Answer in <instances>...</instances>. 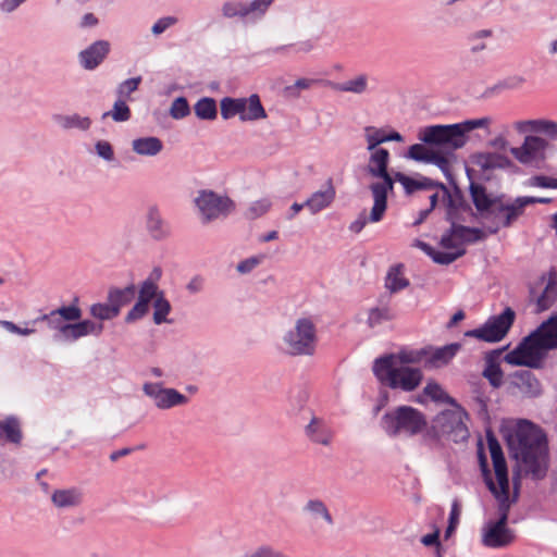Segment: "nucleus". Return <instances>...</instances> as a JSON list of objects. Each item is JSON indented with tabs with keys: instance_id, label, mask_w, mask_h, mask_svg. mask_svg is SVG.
<instances>
[{
	"instance_id": "nucleus-1",
	"label": "nucleus",
	"mask_w": 557,
	"mask_h": 557,
	"mask_svg": "<svg viewBox=\"0 0 557 557\" xmlns=\"http://www.w3.org/2000/svg\"><path fill=\"white\" fill-rule=\"evenodd\" d=\"M508 454L516 461L512 467V498L509 497V482L496 485L494 480L484 482L487 490L497 499L507 504L516 503L521 488L522 476L534 481L543 480L549 466L548 438L544 430L534 422L521 419L516 426L504 434Z\"/></svg>"
},
{
	"instance_id": "nucleus-2",
	"label": "nucleus",
	"mask_w": 557,
	"mask_h": 557,
	"mask_svg": "<svg viewBox=\"0 0 557 557\" xmlns=\"http://www.w3.org/2000/svg\"><path fill=\"white\" fill-rule=\"evenodd\" d=\"M480 191L479 197L474 194L473 201L470 202V221H487V232L492 235L497 234L500 228L511 227L518 220L513 202L503 193Z\"/></svg>"
},
{
	"instance_id": "nucleus-3",
	"label": "nucleus",
	"mask_w": 557,
	"mask_h": 557,
	"mask_svg": "<svg viewBox=\"0 0 557 557\" xmlns=\"http://www.w3.org/2000/svg\"><path fill=\"white\" fill-rule=\"evenodd\" d=\"M372 371L381 384L404 392L414 391L423 380V373L419 368L396 367L393 354L377 357L373 362Z\"/></svg>"
},
{
	"instance_id": "nucleus-4",
	"label": "nucleus",
	"mask_w": 557,
	"mask_h": 557,
	"mask_svg": "<svg viewBox=\"0 0 557 557\" xmlns=\"http://www.w3.org/2000/svg\"><path fill=\"white\" fill-rule=\"evenodd\" d=\"M380 424L389 437H397L400 434L411 437L420 434L426 428L428 421L419 409L403 405L386 411Z\"/></svg>"
},
{
	"instance_id": "nucleus-5",
	"label": "nucleus",
	"mask_w": 557,
	"mask_h": 557,
	"mask_svg": "<svg viewBox=\"0 0 557 557\" xmlns=\"http://www.w3.org/2000/svg\"><path fill=\"white\" fill-rule=\"evenodd\" d=\"M418 138L429 148L455 153L456 150L466 146L469 135H463L459 123L434 124L421 128Z\"/></svg>"
},
{
	"instance_id": "nucleus-6",
	"label": "nucleus",
	"mask_w": 557,
	"mask_h": 557,
	"mask_svg": "<svg viewBox=\"0 0 557 557\" xmlns=\"http://www.w3.org/2000/svg\"><path fill=\"white\" fill-rule=\"evenodd\" d=\"M285 351L289 356L311 357L317 351V326L310 318H299L295 326L283 336Z\"/></svg>"
},
{
	"instance_id": "nucleus-7",
	"label": "nucleus",
	"mask_w": 557,
	"mask_h": 557,
	"mask_svg": "<svg viewBox=\"0 0 557 557\" xmlns=\"http://www.w3.org/2000/svg\"><path fill=\"white\" fill-rule=\"evenodd\" d=\"M515 320V310L511 307H505L499 314L491 315L481 326L467 331L465 336L485 343H498L507 336Z\"/></svg>"
},
{
	"instance_id": "nucleus-8",
	"label": "nucleus",
	"mask_w": 557,
	"mask_h": 557,
	"mask_svg": "<svg viewBox=\"0 0 557 557\" xmlns=\"http://www.w3.org/2000/svg\"><path fill=\"white\" fill-rule=\"evenodd\" d=\"M194 201L203 224L221 216L225 218L235 209V203L228 196L219 195L211 189L199 190Z\"/></svg>"
},
{
	"instance_id": "nucleus-9",
	"label": "nucleus",
	"mask_w": 557,
	"mask_h": 557,
	"mask_svg": "<svg viewBox=\"0 0 557 557\" xmlns=\"http://www.w3.org/2000/svg\"><path fill=\"white\" fill-rule=\"evenodd\" d=\"M472 214L471 203L469 201H460L454 206L443 209V220L449 223V228L442 235L440 246L445 249H455L458 247L454 237L460 240V233L456 230L459 222H471L469 215Z\"/></svg>"
},
{
	"instance_id": "nucleus-10",
	"label": "nucleus",
	"mask_w": 557,
	"mask_h": 557,
	"mask_svg": "<svg viewBox=\"0 0 557 557\" xmlns=\"http://www.w3.org/2000/svg\"><path fill=\"white\" fill-rule=\"evenodd\" d=\"M519 346H522V352L528 358L527 360L534 362L529 363L530 369H542L547 352L553 350L541 324L536 330L523 337Z\"/></svg>"
},
{
	"instance_id": "nucleus-11",
	"label": "nucleus",
	"mask_w": 557,
	"mask_h": 557,
	"mask_svg": "<svg viewBox=\"0 0 557 557\" xmlns=\"http://www.w3.org/2000/svg\"><path fill=\"white\" fill-rule=\"evenodd\" d=\"M397 172L391 174L386 172L375 178L381 180L370 184L369 189L373 197V206L371 208V220L382 221L388 207V195L393 193L394 185L397 182Z\"/></svg>"
},
{
	"instance_id": "nucleus-12",
	"label": "nucleus",
	"mask_w": 557,
	"mask_h": 557,
	"mask_svg": "<svg viewBox=\"0 0 557 557\" xmlns=\"http://www.w3.org/2000/svg\"><path fill=\"white\" fill-rule=\"evenodd\" d=\"M517 391L525 398H536L542 395V384L530 370H518L510 374L507 392L516 395Z\"/></svg>"
},
{
	"instance_id": "nucleus-13",
	"label": "nucleus",
	"mask_w": 557,
	"mask_h": 557,
	"mask_svg": "<svg viewBox=\"0 0 557 557\" xmlns=\"http://www.w3.org/2000/svg\"><path fill=\"white\" fill-rule=\"evenodd\" d=\"M160 293H163V290L159 286H153L150 282H141L137 300L124 317V322L132 324L143 319L149 312L150 304L159 297Z\"/></svg>"
},
{
	"instance_id": "nucleus-14",
	"label": "nucleus",
	"mask_w": 557,
	"mask_h": 557,
	"mask_svg": "<svg viewBox=\"0 0 557 557\" xmlns=\"http://www.w3.org/2000/svg\"><path fill=\"white\" fill-rule=\"evenodd\" d=\"M548 141L540 136L527 135L520 147H511L510 153L522 164H529L533 160L544 161Z\"/></svg>"
},
{
	"instance_id": "nucleus-15",
	"label": "nucleus",
	"mask_w": 557,
	"mask_h": 557,
	"mask_svg": "<svg viewBox=\"0 0 557 557\" xmlns=\"http://www.w3.org/2000/svg\"><path fill=\"white\" fill-rule=\"evenodd\" d=\"M435 423L441 426L442 434L447 435L448 438L456 444L467 442L470 436L466 423L451 410H445L438 414L435 419Z\"/></svg>"
},
{
	"instance_id": "nucleus-16",
	"label": "nucleus",
	"mask_w": 557,
	"mask_h": 557,
	"mask_svg": "<svg viewBox=\"0 0 557 557\" xmlns=\"http://www.w3.org/2000/svg\"><path fill=\"white\" fill-rule=\"evenodd\" d=\"M515 540L512 530L507 523L490 520L482 529V543L490 548H503Z\"/></svg>"
},
{
	"instance_id": "nucleus-17",
	"label": "nucleus",
	"mask_w": 557,
	"mask_h": 557,
	"mask_svg": "<svg viewBox=\"0 0 557 557\" xmlns=\"http://www.w3.org/2000/svg\"><path fill=\"white\" fill-rule=\"evenodd\" d=\"M469 161L481 169L483 172L492 170H510L512 173H519L520 168L515 164L507 156L498 152H473L469 156Z\"/></svg>"
},
{
	"instance_id": "nucleus-18",
	"label": "nucleus",
	"mask_w": 557,
	"mask_h": 557,
	"mask_svg": "<svg viewBox=\"0 0 557 557\" xmlns=\"http://www.w3.org/2000/svg\"><path fill=\"white\" fill-rule=\"evenodd\" d=\"M110 51L111 44L108 40H96L78 53V63L84 70L94 71L102 64Z\"/></svg>"
},
{
	"instance_id": "nucleus-19",
	"label": "nucleus",
	"mask_w": 557,
	"mask_h": 557,
	"mask_svg": "<svg viewBox=\"0 0 557 557\" xmlns=\"http://www.w3.org/2000/svg\"><path fill=\"white\" fill-rule=\"evenodd\" d=\"M456 158V153H447L438 150H434L432 153V157L430 159L429 164H433L437 166L445 178L448 182V188L451 190V194L455 196L456 200L458 202L460 201H468L465 191L459 186L458 182L456 181L451 169H450V161L451 159Z\"/></svg>"
},
{
	"instance_id": "nucleus-20",
	"label": "nucleus",
	"mask_w": 557,
	"mask_h": 557,
	"mask_svg": "<svg viewBox=\"0 0 557 557\" xmlns=\"http://www.w3.org/2000/svg\"><path fill=\"white\" fill-rule=\"evenodd\" d=\"M145 228L152 240L163 242L172 235L170 223L163 219L158 206H149L145 215Z\"/></svg>"
},
{
	"instance_id": "nucleus-21",
	"label": "nucleus",
	"mask_w": 557,
	"mask_h": 557,
	"mask_svg": "<svg viewBox=\"0 0 557 557\" xmlns=\"http://www.w3.org/2000/svg\"><path fill=\"white\" fill-rule=\"evenodd\" d=\"M515 128L520 134L531 132L534 134H543L549 139H557V122L552 120L536 119L518 121L515 124Z\"/></svg>"
},
{
	"instance_id": "nucleus-22",
	"label": "nucleus",
	"mask_w": 557,
	"mask_h": 557,
	"mask_svg": "<svg viewBox=\"0 0 557 557\" xmlns=\"http://www.w3.org/2000/svg\"><path fill=\"white\" fill-rule=\"evenodd\" d=\"M411 246L421 249L434 263L441 265H448L466 255L465 248H459L456 251H441L418 238L412 242Z\"/></svg>"
},
{
	"instance_id": "nucleus-23",
	"label": "nucleus",
	"mask_w": 557,
	"mask_h": 557,
	"mask_svg": "<svg viewBox=\"0 0 557 557\" xmlns=\"http://www.w3.org/2000/svg\"><path fill=\"white\" fill-rule=\"evenodd\" d=\"M460 349V343H450L443 347H433V350L424 360V368L438 369L447 366Z\"/></svg>"
},
{
	"instance_id": "nucleus-24",
	"label": "nucleus",
	"mask_w": 557,
	"mask_h": 557,
	"mask_svg": "<svg viewBox=\"0 0 557 557\" xmlns=\"http://www.w3.org/2000/svg\"><path fill=\"white\" fill-rule=\"evenodd\" d=\"M508 346L497 348L488 351L485 356V368L482 375L490 382L491 386L498 388L503 384L504 372L498 362L500 354L506 350Z\"/></svg>"
},
{
	"instance_id": "nucleus-25",
	"label": "nucleus",
	"mask_w": 557,
	"mask_h": 557,
	"mask_svg": "<svg viewBox=\"0 0 557 557\" xmlns=\"http://www.w3.org/2000/svg\"><path fill=\"white\" fill-rule=\"evenodd\" d=\"M326 188L324 190L314 191L306 201V208L312 214H317L318 212L324 210L330 207V205L334 201L336 196V190L333 185V180L330 177L325 182Z\"/></svg>"
},
{
	"instance_id": "nucleus-26",
	"label": "nucleus",
	"mask_w": 557,
	"mask_h": 557,
	"mask_svg": "<svg viewBox=\"0 0 557 557\" xmlns=\"http://www.w3.org/2000/svg\"><path fill=\"white\" fill-rule=\"evenodd\" d=\"M23 437L21 421L16 416H7L0 421V444L20 446Z\"/></svg>"
},
{
	"instance_id": "nucleus-27",
	"label": "nucleus",
	"mask_w": 557,
	"mask_h": 557,
	"mask_svg": "<svg viewBox=\"0 0 557 557\" xmlns=\"http://www.w3.org/2000/svg\"><path fill=\"white\" fill-rule=\"evenodd\" d=\"M364 137L367 140L368 151L379 149V146L384 143L404 141V136L399 132L392 129L388 133H386L383 128H376L374 126H367L364 128Z\"/></svg>"
},
{
	"instance_id": "nucleus-28",
	"label": "nucleus",
	"mask_w": 557,
	"mask_h": 557,
	"mask_svg": "<svg viewBox=\"0 0 557 557\" xmlns=\"http://www.w3.org/2000/svg\"><path fill=\"white\" fill-rule=\"evenodd\" d=\"M417 176L419 190H431L434 188L441 190L442 197L440 210L446 209L450 206L458 203V200H456L455 196L451 194V190H449L448 186L445 185L443 182L432 180L421 174H417Z\"/></svg>"
},
{
	"instance_id": "nucleus-29",
	"label": "nucleus",
	"mask_w": 557,
	"mask_h": 557,
	"mask_svg": "<svg viewBox=\"0 0 557 557\" xmlns=\"http://www.w3.org/2000/svg\"><path fill=\"white\" fill-rule=\"evenodd\" d=\"M136 295V286L131 283L123 288L111 287L108 290L107 300L113 309L120 314L121 308L131 304Z\"/></svg>"
},
{
	"instance_id": "nucleus-30",
	"label": "nucleus",
	"mask_w": 557,
	"mask_h": 557,
	"mask_svg": "<svg viewBox=\"0 0 557 557\" xmlns=\"http://www.w3.org/2000/svg\"><path fill=\"white\" fill-rule=\"evenodd\" d=\"M389 160V151L386 148L371 150L366 172L372 177L385 174L388 172Z\"/></svg>"
},
{
	"instance_id": "nucleus-31",
	"label": "nucleus",
	"mask_w": 557,
	"mask_h": 557,
	"mask_svg": "<svg viewBox=\"0 0 557 557\" xmlns=\"http://www.w3.org/2000/svg\"><path fill=\"white\" fill-rule=\"evenodd\" d=\"M51 500L53 505L58 508L76 507L82 504L83 494L79 490L75 487L66 490H55L51 495Z\"/></svg>"
},
{
	"instance_id": "nucleus-32",
	"label": "nucleus",
	"mask_w": 557,
	"mask_h": 557,
	"mask_svg": "<svg viewBox=\"0 0 557 557\" xmlns=\"http://www.w3.org/2000/svg\"><path fill=\"white\" fill-rule=\"evenodd\" d=\"M133 150L139 156L154 157L163 149V141L154 136L139 137L132 143Z\"/></svg>"
},
{
	"instance_id": "nucleus-33",
	"label": "nucleus",
	"mask_w": 557,
	"mask_h": 557,
	"mask_svg": "<svg viewBox=\"0 0 557 557\" xmlns=\"http://www.w3.org/2000/svg\"><path fill=\"white\" fill-rule=\"evenodd\" d=\"M306 435L317 444L327 446L331 443V433L322 422V420L312 417L309 424L305 429Z\"/></svg>"
},
{
	"instance_id": "nucleus-34",
	"label": "nucleus",
	"mask_w": 557,
	"mask_h": 557,
	"mask_svg": "<svg viewBox=\"0 0 557 557\" xmlns=\"http://www.w3.org/2000/svg\"><path fill=\"white\" fill-rule=\"evenodd\" d=\"M246 109V98L224 97L220 101L221 116L223 120H230L235 115H238V117L240 119V114L243 115Z\"/></svg>"
},
{
	"instance_id": "nucleus-35",
	"label": "nucleus",
	"mask_w": 557,
	"mask_h": 557,
	"mask_svg": "<svg viewBox=\"0 0 557 557\" xmlns=\"http://www.w3.org/2000/svg\"><path fill=\"white\" fill-rule=\"evenodd\" d=\"M54 121L63 128V129H72L76 128L82 132H86L91 126V119L88 116H81L77 113L71 115L57 114L54 115Z\"/></svg>"
},
{
	"instance_id": "nucleus-36",
	"label": "nucleus",
	"mask_w": 557,
	"mask_h": 557,
	"mask_svg": "<svg viewBox=\"0 0 557 557\" xmlns=\"http://www.w3.org/2000/svg\"><path fill=\"white\" fill-rule=\"evenodd\" d=\"M404 270V264L398 263L392 265L386 274L385 278V287L389 289L392 293H397L409 286L410 282L408 278L401 276Z\"/></svg>"
},
{
	"instance_id": "nucleus-37",
	"label": "nucleus",
	"mask_w": 557,
	"mask_h": 557,
	"mask_svg": "<svg viewBox=\"0 0 557 557\" xmlns=\"http://www.w3.org/2000/svg\"><path fill=\"white\" fill-rule=\"evenodd\" d=\"M433 350L432 345H428L420 349H401L395 356V361L398 360L403 366L410 363H420L426 359V357Z\"/></svg>"
},
{
	"instance_id": "nucleus-38",
	"label": "nucleus",
	"mask_w": 557,
	"mask_h": 557,
	"mask_svg": "<svg viewBox=\"0 0 557 557\" xmlns=\"http://www.w3.org/2000/svg\"><path fill=\"white\" fill-rule=\"evenodd\" d=\"M247 100V109L244 111V114H240V121H258L267 117V111L261 103V99L259 95L252 94Z\"/></svg>"
},
{
	"instance_id": "nucleus-39",
	"label": "nucleus",
	"mask_w": 557,
	"mask_h": 557,
	"mask_svg": "<svg viewBox=\"0 0 557 557\" xmlns=\"http://www.w3.org/2000/svg\"><path fill=\"white\" fill-rule=\"evenodd\" d=\"M194 111L199 120H215L218 116L216 101L211 97H202L195 103Z\"/></svg>"
},
{
	"instance_id": "nucleus-40",
	"label": "nucleus",
	"mask_w": 557,
	"mask_h": 557,
	"mask_svg": "<svg viewBox=\"0 0 557 557\" xmlns=\"http://www.w3.org/2000/svg\"><path fill=\"white\" fill-rule=\"evenodd\" d=\"M187 401L188 398L177 389L164 387L156 406L159 409H170L175 406L185 405Z\"/></svg>"
},
{
	"instance_id": "nucleus-41",
	"label": "nucleus",
	"mask_w": 557,
	"mask_h": 557,
	"mask_svg": "<svg viewBox=\"0 0 557 557\" xmlns=\"http://www.w3.org/2000/svg\"><path fill=\"white\" fill-rule=\"evenodd\" d=\"M152 320L154 324L161 325L163 323H172V320L168 319V315L172 310V306L165 298L164 292L160 293L159 297L152 302Z\"/></svg>"
},
{
	"instance_id": "nucleus-42",
	"label": "nucleus",
	"mask_w": 557,
	"mask_h": 557,
	"mask_svg": "<svg viewBox=\"0 0 557 557\" xmlns=\"http://www.w3.org/2000/svg\"><path fill=\"white\" fill-rule=\"evenodd\" d=\"M396 318V313L388 306L374 307L368 312L367 324L373 329L383 324L384 322L393 321Z\"/></svg>"
},
{
	"instance_id": "nucleus-43",
	"label": "nucleus",
	"mask_w": 557,
	"mask_h": 557,
	"mask_svg": "<svg viewBox=\"0 0 557 557\" xmlns=\"http://www.w3.org/2000/svg\"><path fill=\"white\" fill-rule=\"evenodd\" d=\"M275 0H251L245 1L246 17L251 21H259L264 17Z\"/></svg>"
},
{
	"instance_id": "nucleus-44",
	"label": "nucleus",
	"mask_w": 557,
	"mask_h": 557,
	"mask_svg": "<svg viewBox=\"0 0 557 557\" xmlns=\"http://www.w3.org/2000/svg\"><path fill=\"white\" fill-rule=\"evenodd\" d=\"M368 87V76L360 74L352 79H348L342 83H335L333 88L337 91L363 94Z\"/></svg>"
},
{
	"instance_id": "nucleus-45",
	"label": "nucleus",
	"mask_w": 557,
	"mask_h": 557,
	"mask_svg": "<svg viewBox=\"0 0 557 557\" xmlns=\"http://www.w3.org/2000/svg\"><path fill=\"white\" fill-rule=\"evenodd\" d=\"M467 222H459L456 230L460 233V243L474 244L486 238V233L481 227L466 225Z\"/></svg>"
},
{
	"instance_id": "nucleus-46",
	"label": "nucleus",
	"mask_w": 557,
	"mask_h": 557,
	"mask_svg": "<svg viewBox=\"0 0 557 557\" xmlns=\"http://www.w3.org/2000/svg\"><path fill=\"white\" fill-rule=\"evenodd\" d=\"M79 298L75 296L70 305H63L55 310L64 322H78L82 319L83 311L78 306Z\"/></svg>"
},
{
	"instance_id": "nucleus-47",
	"label": "nucleus",
	"mask_w": 557,
	"mask_h": 557,
	"mask_svg": "<svg viewBox=\"0 0 557 557\" xmlns=\"http://www.w3.org/2000/svg\"><path fill=\"white\" fill-rule=\"evenodd\" d=\"M221 15L224 18L231 20V18H240L245 20L246 12H245V1L240 0H226L221 5Z\"/></svg>"
},
{
	"instance_id": "nucleus-48",
	"label": "nucleus",
	"mask_w": 557,
	"mask_h": 557,
	"mask_svg": "<svg viewBox=\"0 0 557 557\" xmlns=\"http://www.w3.org/2000/svg\"><path fill=\"white\" fill-rule=\"evenodd\" d=\"M557 297V282L549 280L542 294L539 296L536 306L539 311H545L550 308Z\"/></svg>"
},
{
	"instance_id": "nucleus-49",
	"label": "nucleus",
	"mask_w": 557,
	"mask_h": 557,
	"mask_svg": "<svg viewBox=\"0 0 557 557\" xmlns=\"http://www.w3.org/2000/svg\"><path fill=\"white\" fill-rule=\"evenodd\" d=\"M79 322H64L57 333L53 334V339L59 342H75L79 339Z\"/></svg>"
},
{
	"instance_id": "nucleus-50",
	"label": "nucleus",
	"mask_w": 557,
	"mask_h": 557,
	"mask_svg": "<svg viewBox=\"0 0 557 557\" xmlns=\"http://www.w3.org/2000/svg\"><path fill=\"white\" fill-rule=\"evenodd\" d=\"M107 116H111L114 122H126L131 119L132 112L125 99L119 98L113 103L112 110L102 114V119Z\"/></svg>"
},
{
	"instance_id": "nucleus-51",
	"label": "nucleus",
	"mask_w": 557,
	"mask_h": 557,
	"mask_svg": "<svg viewBox=\"0 0 557 557\" xmlns=\"http://www.w3.org/2000/svg\"><path fill=\"white\" fill-rule=\"evenodd\" d=\"M426 147L428 146L424 145L422 141H421V144H413L408 148L405 157L407 159H410V160H413L417 162H422V163L429 164L432 153L434 151V148H426Z\"/></svg>"
},
{
	"instance_id": "nucleus-52",
	"label": "nucleus",
	"mask_w": 557,
	"mask_h": 557,
	"mask_svg": "<svg viewBox=\"0 0 557 557\" xmlns=\"http://www.w3.org/2000/svg\"><path fill=\"white\" fill-rule=\"evenodd\" d=\"M424 395L429 396L434 401H444L450 405H455L456 400L446 394L440 384L436 382H429L423 389Z\"/></svg>"
},
{
	"instance_id": "nucleus-53",
	"label": "nucleus",
	"mask_w": 557,
	"mask_h": 557,
	"mask_svg": "<svg viewBox=\"0 0 557 557\" xmlns=\"http://www.w3.org/2000/svg\"><path fill=\"white\" fill-rule=\"evenodd\" d=\"M493 36L492 29H480L476 32H473L467 36V40L469 42H473V45L470 48V52L475 54L478 52H481L487 48L486 44L481 41V39L490 38Z\"/></svg>"
},
{
	"instance_id": "nucleus-54",
	"label": "nucleus",
	"mask_w": 557,
	"mask_h": 557,
	"mask_svg": "<svg viewBox=\"0 0 557 557\" xmlns=\"http://www.w3.org/2000/svg\"><path fill=\"white\" fill-rule=\"evenodd\" d=\"M460 513H461L460 503L458 499H454L453 504H451L449 517H448V523H447V527L444 532L445 540H448L455 533V531L459 524Z\"/></svg>"
},
{
	"instance_id": "nucleus-55",
	"label": "nucleus",
	"mask_w": 557,
	"mask_h": 557,
	"mask_svg": "<svg viewBox=\"0 0 557 557\" xmlns=\"http://www.w3.org/2000/svg\"><path fill=\"white\" fill-rule=\"evenodd\" d=\"M90 314L101 321L112 320L119 315L109 301L107 304L97 302L91 305Z\"/></svg>"
},
{
	"instance_id": "nucleus-56",
	"label": "nucleus",
	"mask_w": 557,
	"mask_h": 557,
	"mask_svg": "<svg viewBox=\"0 0 557 557\" xmlns=\"http://www.w3.org/2000/svg\"><path fill=\"white\" fill-rule=\"evenodd\" d=\"M552 349H557V312L541 323Z\"/></svg>"
},
{
	"instance_id": "nucleus-57",
	"label": "nucleus",
	"mask_w": 557,
	"mask_h": 557,
	"mask_svg": "<svg viewBox=\"0 0 557 557\" xmlns=\"http://www.w3.org/2000/svg\"><path fill=\"white\" fill-rule=\"evenodd\" d=\"M143 81L141 76L131 77L122 83H120L116 87V95L119 98L128 99L131 94L136 91Z\"/></svg>"
},
{
	"instance_id": "nucleus-58",
	"label": "nucleus",
	"mask_w": 557,
	"mask_h": 557,
	"mask_svg": "<svg viewBox=\"0 0 557 557\" xmlns=\"http://www.w3.org/2000/svg\"><path fill=\"white\" fill-rule=\"evenodd\" d=\"M465 172H466V176L469 181L468 194H469L470 200H468V201L472 202L474 194H476L479 196L481 194L480 190L486 191L487 187L485 185H483L482 182H478V177L475 176V171L472 168L466 165Z\"/></svg>"
},
{
	"instance_id": "nucleus-59",
	"label": "nucleus",
	"mask_w": 557,
	"mask_h": 557,
	"mask_svg": "<svg viewBox=\"0 0 557 557\" xmlns=\"http://www.w3.org/2000/svg\"><path fill=\"white\" fill-rule=\"evenodd\" d=\"M190 113V107L188 100L181 96L173 100L172 106L170 108V115L174 120H181L186 117Z\"/></svg>"
},
{
	"instance_id": "nucleus-60",
	"label": "nucleus",
	"mask_w": 557,
	"mask_h": 557,
	"mask_svg": "<svg viewBox=\"0 0 557 557\" xmlns=\"http://www.w3.org/2000/svg\"><path fill=\"white\" fill-rule=\"evenodd\" d=\"M305 510L321 516L329 524H333V518L325 506L320 499H310L305 506Z\"/></svg>"
},
{
	"instance_id": "nucleus-61",
	"label": "nucleus",
	"mask_w": 557,
	"mask_h": 557,
	"mask_svg": "<svg viewBox=\"0 0 557 557\" xmlns=\"http://www.w3.org/2000/svg\"><path fill=\"white\" fill-rule=\"evenodd\" d=\"M528 358L522 352V346L519 344L509 352H507L504 357V361L510 366L515 367H525L530 369L531 361L527 360Z\"/></svg>"
},
{
	"instance_id": "nucleus-62",
	"label": "nucleus",
	"mask_w": 557,
	"mask_h": 557,
	"mask_svg": "<svg viewBox=\"0 0 557 557\" xmlns=\"http://www.w3.org/2000/svg\"><path fill=\"white\" fill-rule=\"evenodd\" d=\"M270 208L271 201L269 199L253 201L245 212V216L249 220H256L265 214Z\"/></svg>"
},
{
	"instance_id": "nucleus-63",
	"label": "nucleus",
	"mask_w": 557,
	"mask_h": 557,
	"mask_svg": "<svg viewBox=\"0 0 557 557\" xmlns=\"http://www.w3.org/2000/svg\"><path fill=\"white\" fill-rule=\"evenodd\" d=\"M38 322H46L48 329L51 331H54L57 333L59 329H61L64 321L61 319V317L55 313V310H51L49 313H44L36 319L33 320V323L36 324Z\"/></svg>"
},
{
	"instance_id": "nucleus-64",
	"label": "nucleus",
	"mask_w": 557,
	"mask_h": 557,
	"mask_svg": "<svg viewBox=\"0 0 557 557\" xmlns=\"http://www.w3.org/2000/svg\"><path fill=\"white\" fill-rule=\"evenodd\" d=\"M79 322V336L81 338L87 335H96L100 336L103 332V324L102 323H96L92 320L85 319L78 321Z\"/></svg>"
}]
</instances>
